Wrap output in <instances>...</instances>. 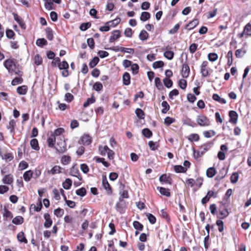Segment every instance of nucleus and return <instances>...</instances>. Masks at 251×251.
I'll list each match as a JSON object with an SVG mask.
<instances>
[{
    "instance_id": "nucleus-1",
    "label": "nucleus",
    "mask_w": 251,
    "mask_h": 251,
    "mask_svg": "<svg viewBox=\"0 0 251 251\" xmlns=\"http://www.w3.org/2000/svg\"><path fill=\"white\" fill-rule=\"evenodd\" d=\"M3 65L9 73L14 72L15 69L17 68L16 64L14 59H6L4 61Z\"/></svg>"
},
{
    "instance_id": "nucleus-2",
    "label": "nucleus",
    "mask_w": 251,
    "mask_h": 251,
    "mask_svg": "<svg viewBox=\"0 0 251 251\" xmlns=\"http://www.w3.org/2000/svg\"><path fill=\"white\" fill-rule=\"evenodd\" d=\"M196 121L198 125L201 126H208L210 124L209 119L203 115L198 116Z\"/></svg>"
},
{
    "instance_id": "nucleus-3",
    "label": "nucleus",
    "mask_w": 251,
    "mask_h": 251,
    "mask_svg": "<svg viewBox=\"0 0 251 251\" xmlns=\"http://www.w3.org/2000/svg\"><path fill=\"white\" fill-rule=\"evenodd\" d=\"M58 68L60 70H64L62 72V75L64 77H67L69 75L68 69L69 68V64L66 61H63L58 64Z\"/></svg>"
},
{
    "instance_id": "nucleus-4",
    "label": "nucleus",
    "mask_w": 251,
    "mask_h": 251,
    "mask_svg": "<svg viewBox=\"0 0 251 251\" xmlns=\"http://www.w3.org/2000/svg\"><path fill=\"white\" fill-rule=\"evenodd\" d=\"M208 62L207 61H204L201 66V73L203 77H206L208 75Z\"/></svg>"
},
{
    "instance_id": "nucleus-5",
    "label": "nucleus",
    "mask_w": 251,
    "mask_h": 251,
    "mask_svg": "<svg viewBox=\"0 0 251 251\" xmlns=\"http://www.w3.org/2000/svg\"><path fill=\"white\" fill-rule=\"evenodd\" d=\"M110 49L112 50H114L115 51H122V52H125L129 53H132L133 54L134 52V50L133 49L131 48H126L124 47H119L118 46L113 47L110 48Z\"/></svg>"
},
{
    "instance_id": "nucleus-6",
    "label": "nucleus",
    "mask_w": 251,
    "mask_h": 251,
    "mask_svg": "<svg viewBox=\"0 0 251 251\" xmlns=\"http://www.w3.org/2000/svg\"><path fill=\"white\" fill-rule=\"evenodd\" d=\"M57 146V147H55L54 148L58 152L63 153L67 150L66 144L64 141L58 142Z\"/></svg>"
},
{
    "instance_id": "nucleus-7",
    "label": "nucleus",
    "mask_w": 251,
    "mask_h": 251,
    "mask_svg": "<svg viewBox=\"0 0 251 251\" xmlns=\"http://www.w3.org/2000/svg\"><path fill=\"white\" fill-rule=\"evenodd\" d=\"M79 142L80 144H82L84 145H89L92 142L91 138L89 135L85 134L82 136Z\"/></svg>"
},
{
    "instance_id": "nucleus-8",
    "label": "nucleus",
    "mask_w": 251,
    "mask_h": 251,
    "mask_svg": "<svg viewBox=\"0 0 251 251\" xmlns=\"http://www.w3.org/2000/svg\"><path fill=\"white\" fill-rule=\"evenodd\" d=\"M190 73V68L188 65L186 63L183 64L182 68V76L183 78L188 77Z\"/></svg>"
},
{
    "instance_id": "nucleus-9",
    "label": "nucleus",
    "mask_w": 251,
    "mask_h": 251,
    "mask_svg": "<svg viewBox=\"0 0 251 251\" xmlns=\"http://www.w3.org/2000/svg\"><path fill=\"white\" fill-rule=\"evenodd\" d=\"M45 222L44 226L46 228H49L51 226L52 224V221L50 218V215L49 213H45L44 215Z\"/></svg>"
},
{
    "instance_id": "nucleus-10",
    "label": "nucleus",
    "mask_w": 251,
    "mask_h": 251,
    "mask_svg": "<svg viewBox=\"0 0 251 251\" xmlns=\"http://www.w3.org/2000/svg\"><path fill=\"white\" fill-rule=\"evenodd\" d=\"M229 116L230 117L229 122L235 124L237 121L238 114L235 111L231 110L229 112Z\"/></svg>"
},
{
    "instance_id": "nucleus-11",
    "label": "nucleus",
    "mask_w": 251,
    "mask_h": 251,
    "mask_svg": "<svg viewBox=\"0 0 251 251\" xmlns=\"http://www.w3.org/2000/svg\"><path fill=\"white\" fill-rule=\"evenodd\" d=\"M121 37V31L119 30H116L112 32V35L109 38V42L112 43L115 40Z\"/></svg>"
},
{
    "instance_id": "nucleus-12",
    "label": "nucleus",
    "mask_w": 251,
    "mask_h": 251,
    "mask_svg": "<svg viewBox=\"0 0 251 251\" xmlns=\"http://www.w3.org/2000/svg\"><path fill=\"white\" fill-rule=\"evenodd\" d=\"M0 155L2 159L8 161H11L13 159V155L12 153L5 152L3 153L2 151L0 150Z\"/></svg>"
},
{
    "instance_id": "nucleus-13",
    "label": "nucleus",
    "mask_w": 251,
    "mask_h": 251,
    "mask_svg": "<svg viewBox=\"0 0 251 251\" xmlns=\"http://www.w3.org/2000/svg\"><path fill=\"white\" fill-rule=\"evenodd\" d=\"M48 144L50 148H54L56 142V138L54 134H51L47 139Z\"/></svg>"
},
{
    "instance_id": "nucleus-14",
    "label": "nucleus",
    "mask_w": 251,
    "mask_h": 251,
    "mask_svg": "<svg viewBox=\"0 0 251 251\" xmlns=\"http://www.w3.org/2000/svg\"><path fill=\"white\" fill-rule=\"evenodd\" d=\"M2 181L3 183L11 184L13 182V177L11 174L5 175L2 178Z\"/></svg>"
},
{
    "instance_id": "nucleus-15",
    "label": "nucleus",
    "mask_w": 251,
    "mask_h": 251,
    "mask_svg": "<svg viewBox=\"0 0 251 251\" xmlns=\"http://www.w3.org/2000/svg\"><path fill=\"white\" fill-rule=\"evenodd\" d=\"M102 185L108 193H111V188L107 181L106 176L102 177Z\"/></svg>"
},
{
    "instance_id": "nucleus-16",
    "label": "nucleus",
    "mask_w": 251,
    "mask_h": 251,
    "mask_svg": "<svg viewBox=\"0 0 251 251\" xmlns=\"http://www.w3.org/2000/svg\"><path fill=\"white\" fill-rule=\"evenodd\" d=\"M16 126V121L11 120L9 121L8 125L7 126V128L10 130V132L13 135L15 133V126Z\"/></svg>"
},
{
    "instance_id": "nucleus-17",
    "label": "nucleus",
    "mask_w": 251,
    "mask_h": 251,
    "mask_svg": "<svg viewBox=\"0 0 251 251\" xmlns=\"http://www.w3.org/2000/svg\"><path fill=\"white\" fill-rule=\"evenodd\" d=\"M15 20L19 24L20 27L23 29H25L26 25L23 20L17 14H13Z\"/></svg>"
},
{
    "instance_id": "nucleus-18",
    "label": "nucleus",
    "mask_w": 251,
    "mask_h": 251,
    "mask_svg": "<svg viewBox=\"0 0 251 251\" xmlns=\"http://www.w3.org/2000/svg\"><path fill=\"white\" fill-rule=\"evenodd\" d=\"M124 201L121 198L119 199V201L116 204V210L122 213L123 212Z\"/></svg>"
},
{
    "instance_id": "nucleus-19",
    "label": "nucleus",
    "mask_w": 251,
    "mask_h": 251,
    "mask_svg": "<svg viewBox=\"0 0 251 251\" xmlns=\"http://www.w3.org/2000/svg\"><path fill=\"white\" fill-rule=\"evenodd\" d=\"M123 84L125 85H128L130 83V76L128 73L126 72L123 75Z\"/></svg>"
},
{
    "instance_id": "nucleus-20",
    "label": "nucleus",
    "mask_w": 251,
    "mask_h": 251,
    "mask_svg": "<svg viewBox=\"0 0 251 251\" xmlns=\"http://www.w3.org/2000/svg\"><path fill=\"white\" fill-rule=\"evenodd\" d=\"M198 20L194 19L192 21L190 22L188 24H187L185 28L188 29V30H191L196 27L198 25Z\"/></svg>"
},
{
    "instance_id": "nucleus-21",
    "label": "nucleus",
    "mask_w": 251,
    "mask_h": 251,
    "mask_svg": "<svg viewBox=\"0 0 251 251\" xmlns=\"http://www.w3.org/2000/svg\"><path fill=\"white\" fill-rule=\"evenodd\" d=\"M62 168L59 166L56 165L54 166L50 170L48 171L49 174H51L52 175H55L56 174H59L61 172V170Z\"/></svg>"
},
{
    "instance_id": "nucleus-22",
    "label": "nucleus",
    "mask_w": 251,
    "mask_h": 251,
    "mask_svg": "<svg viewBox=\"0 0 251 251\" xmlns=\"http://www.w3.org/2000/svg\"><path fill=\"white\" fill-rule=\"evenodd\" d=\"M30 146L32 149L38 151L40 149L38 140L36 139H33L30 141Z\"/></svg>"
},
{
    "instance_id": "nucleus-23",
    "label": "nucleus",
    "mask_w": 251,
    "mask_h": 251,
    "mask_svg": "<svg viewBox=\"0 0 251 251\" xmlns=\"http://www.w3.org/2000/svg\"><path fill=\"white\" fill-rule=\"evenodd\" d=\"M24 221V218L20 216H18L15 217L12 221L13 224L18 225H22Z\"/></svg>"
},
{
    "instance_id": "nucleus-24",
    "label": "nucleus",
    "mask_w": 251,
    "mask_h": 251,
    "mask_svg": "<svg viewBox=\"0 0 251 251\" xmlns=\"http://www.w3.org/2000/svg\"><path fill=\"white\" fill-rule=\"evenodd\" d=\"M27 91V87L25 85L19 86L17 88V92L20 95H25Z\"/></svg>"
},
{
    "instance_id": "nucleus-25",
    "label": "nucleus",
    "mask_w": 251,
    "mask_h": 251,
    "mask_svg": "<svg viewBox=\"0 0 251 251\" xmlns=\"http://www.w3.org/2000/svg\"><path fill=\"white\" fill-rule=\"evenodd\" d=\"M46 37L48 40L51 41L53 38V31L51 28L48 27L46 28Z\"/></svg>"
},
{
    "instance_id": "nucleus-26",
    "label": "nucleus",
    "mask_w": 251,
    "mask_h": 251,
    "mask_svg": "<svg viewBox=\"0 0 251 251\" xmlns=\"http://www.w3.org/2000/svg\"><path fill=\"white\" fill-rule=\"evenodd\" d=\"M72 184V181L70 178H67L65 179L64 182L62 183L63 187L66 190H68L70 188Z\"/></svg>"
},
{
    "instance_id": "nucleus-27",
    "label": "nucleus",
    "mask_w": 251,
    "mask_h": 251,
    "mask_svg": "<svg viewBox=\"0 0 251 251\" xmlns=\"http://www.w3.org/2000/svg\"><path fill=\"white\" fill-rule=\"evenodd\" d=\"M33 172L31 170L26 171L23 175V177L25 181H29L32 176Z\"/></svg>"
},
{
    "instance_id": "nucleus-28",
    "label": "nucleus",
    "mask_w": 251,
    "mask_h": 251,
    "mask_svg": "<svg viewBox=\"0 0 251 251\" xmlns=\"http://www.w3.org/2000/svg\"><path fill=\"white\" fill-rule=\"evenodd\" d=\"M120 21L121 19L120 18H116L113 20L106 22V24L108 25L110 27H115L120 23Z\"/></svg>"
},
{
    "instance_id": "nucleus-29",
    "label": "nucleus",
    "mask_w": 251,
    "mask_h": 251,
    "mask_svg": "<svg viewBox=\"0 0 251 251\" xmlns=\"http://www.w3.org/2000/svg\"><path fill=\"white\" fill-rule=\"evenodd\" d=\"M157 189L159 190V192L162 195L165 196L166 197L170 196V193L169 192V189L165 188L164 187H157Z\"/></svg>"
},
{
    "instance_id": "nucleus-30",
    "label": "nucleus",
    "mask_w": 251,
    "mask_h": 251,
    "mask_svg": "<svg viewBox=\"0 0 251 251\" xmlns=\"http://www.w3.org/2000/svg\"><path fill=\"white\" fill-rule=\"evenodd\" d=\"M216 173V171L214 167H210L206 171V175L208 177H213Z\"/></svg>"
},
{
    "instance_id": "nucleus-31",
    "label": "nucleus",
    "mask_w": 251,
    "mask_h": 251,
    "mask_svg": "<svg viewBox=\"0 0 251 251\" xmlns=\"http://www.w3.org/2000/svg\"><path fill=\"white\" fill-rule=\"evenodd\" d=\"M212 98L215 101H217L221 103L225 104L226 101L225 99L221 98L218 94H214L213 95Z\"/></svg>"
},
{
    "instance_id": "nucleus-32",
    "label": "nucleus",
    "mask_w": 251,
    "mask_h": 251,
    "mask_svg": "<svg viewBox=\"0 0 251 251\" xmlns=\"http://www.w3.org/2000/svg\"><path fill=\"white\" fill-rule=\"evenodd\" d=\"M174 170L176 173H185L187 169L181 165H175L174 166Z\"/></svg>"
},
{
    "instance_id": "nucleus-33",
    "label": "nucleus",
    "mask_w": 251,
    "mask_h": 251,
    "mask_svg": "<svg viewBox=\"0 0 251 251\" xmlns=\"http://www.w3.org/2000/svg\"><path fill=\"white\" fill-rule=\"evenodd\" d=\"M162 106L163 108L161 110V112L163 114L166 113L170 109V106L166 101H163L161 103Z\"/></svg>"
},
{
    "instance_id": "nucleus-34",
    "label": "nucleus",
    "mask_w": 251,
    "mask_h": 251,
    "mask_svg": "<svg viewBox=\"0 0 251 251\" xmlns=\"http://www.w3.org/2000/svg\"><path fill=\"white\" fill-rule=\"evenodd\" d=\"M18 240L21 243L24 242L25 243H27V239L25 238L24 236V233L23 232H20L17 235Z\"/></svg>"
},
{
    "instance_id": "nucleus-35",
    "label": "nucleus",
    "mask_w": 251,
    "mask_h": 251,
    "mask_svg": "<svg viewBox=\"0 0 251 251\" xmlns=\"http://www.w3.org/2000/svg\"><path fill=\"white\" fill-rule=\"evenodd\" d=\"M36 44L38 46L42 47L43 46L47 45L48 42L44 38H39L36 40Z\"/></svg>"
},
{
    "instance_id": "nucleus-36",
    "label": "nucleus",
    "mask_w": 251,
    "mask_h": 251,
    "mask_svg": "<svg viewBox=\"0 0 251 251\" xmlns=\"http://www.w3.org/2000/svg\"><path fill=\"white\" fill-rule=\"evenodd\" d=\"M94 160L98 163L101 162L106 167H108L110 166V164L104 161V158H100L99 157H95Z\"/></svg>"
},
{
    "instance_id": "nucleus-37",
    "label": "nucleus",
    "mask_w": 251,
    "mask_h": 251,
    "mask_svg": "<svg viewBox=\"0 0 251 251\" xmlns=\"http://www.w3.org/2000/svg\"><path fill=\"white\" fill-rule=\"evenodd\" d=\"M148 36H149L148 33L145 30H142L139 35V37L140 39L142 41L147 40L148 38Z\"/></svg>"
},
{
    "instance_id": "nucleus-38",
    "label": "nucleus",
    "mask_w": 251,
    "mask_h": 251,
    "mask_svg": "<svg viewBox=\"0 0 251 251\" xmlns=\"http://www.w3.org/2000/svg\"><path fill=\"white\" fill-rule=\"evenodd\" d=\"M246 50H244L243 49H241L236 50L235 54L236 57L241 58L246 54Z\"/></svg>"
},
{
    "instance_id": "nucleus-39",
    "label": "nucleus",
    "mask_w": 251,
    "mask_h": 251,
    "mask_svg": "<svg viewBox=\"0 0 251 251\" xmlns=\"http://www.w3.org/2000/svg\"><path fill=\"white\" fill-rule=\"evenodd\" d=\"M135 114L137 117L140 119H144L145 113L140 108H137L135 110Z\"/></svg>"
},
{
    "instance_id": "nucleus-40",
    "label": "nucleus",
    "mask_w": 251,
    "mask_h": 251,
    "mask_svg": "<svg viewBox=\"0 0 251 251\" xmlns=\"http://www.w3.org/2000/svg\"><path fill=\"white\" fill-rule=\"evenodd\" d=\"M99 58L98 57H95L91 60V61L89 63V67L91 68H94L95 66H96L98 63L99 62Z\"/></svg>"
},
{
    "instance_id": "nucleus-41",
    "label": "nucleus",
    "mask_w": 251,
    "mask_h": 251,
    "mask_svg": "<svg viewBox=\"0 0 251 251\" xmlns=\"http://www.w3.org/2000/svg\"><path fill=\"white\" fill-rule=\"evenodd\" d=\"M142 133L145 137L148 138H150L152 134V132L147 128L143 129L142 131Z\"/></svg>"
},
{
    "instance_id": "nucleus-42",
    "label": "nucleus",
    "mask_w": 251,
    "mask_h": 251,
    "mask_svg": "<svg viewBox=\"0 0 251 251\" xmlns=\"http://www.w3.org/2000/svg\"><path fill=\"white\" fill-rule=\"evenodd\" d=\"M150 18V14L148 12H143L141 13L140 20L142 21H146Z\"/></svg>"
},
{
    "instance_id": "nucleus-43",
    "label": "nucleus",
    "mask_w": 251,
    "mask_h": 251,
    "mask_svg": "<svg viewBox=\"0 0 251 251\" xmlns=\"http://www.w3.org/2000/svg\"><path fill=\"white\" fill-rule=\"evenodd\" d=\"M164 56L168 60H172L174 58V53L172 51H166L164 53Z\"/></svg>"
},
{
    "instance_id": "nucleus-44",
    "label": "nucleus",
    "mask_w": 251,
    "mask_h": 251,
    "mask_svg": "<svg viewBox=\"0 0 251 251\" xmlns=\"http://www.w3.org/2000/svg\"><path fill=\"white\" fill-rule=\"evenodd\" d=\"M74 99V96L70 93H67L65 95L64 100L67 102H71Z\"/></svg>"
},
{
    "instance_id": "nucleus-45",
    "label": "nucleus",
    "mask_w": 251,
    "mask_h": 251,
    "mask_svg": "<svg viewBox=\"0 0 251 251\" xmlns=\"http://www.w3.org/2000/svg\"><path fill=\"white\" fill-rule=\"evenodd\" d=\"M218 58V55L216 53H210L208 54V59L210 61H215L217 60Z\"/></svg>"
},
{
    "instance_id": "nucleus-46",
    "label": "nucleus",
    "mask_w": 251,
    "mask_h": 251,
    "mask_svg": "<svg viewBox=\"0 0 251 251\" xmlns=\"http://www.w3.org/2000/svg\"><path fill=\"white\" fill-rule=\"evenodd\" d=\"M159 180L160 182L171 184L170 178L166 174L161 175L159 177Z\"/></svg>"
},
{
    "instance_id": "nucleus-47",
    "label": "nucleus",
    "mask_w": 251,
    "mask_h": 251,
    "mask_svg": "<svg viewBox=\"0 0 251 251\" xmlns=\"http://www.w3.org/2000/svg\"><path fill=\"white\" fill-rule=\"evenodd\" d=\"M95 101V99L93 96L87 100V101L83 103V107L86 108L88 107L90 104L94 103Z\"/></svg>"
},
{
    "instance_id": "nucleus-48",
    "label": "nucleus",
    "mask_w": 251,
    "mask_h": 251,
    "mask_svg": "<svg viewBox=\"0 0 251 251\" xmlns=\"http://www.w3.org/2000/svg\"><path fill=\"white\" fill-rule=\"evenodd\" d=\"M91 24L89 22L84 23L81 24L79 28L82 31H85L90 27Z\"/></svg>"
},
{
    "instance_id": "nucleus-49",
    "label": "nucleus",
    "mask_w": 251,
    "mask_h": 251,
    "mask_svg": "<svg viewBox=\"0 0 251 251\" xmlns=\"http://www.w3.org/2000/svg\"><path fill=\"white\" fill-rule=\"evenodd\" d=\"M75 193L78 196L83 197L86 195V191L85 188L82 187L80 189H77Z\"/></svg>"
},
{
    "instance_id": "nucleus-50",
    "label": "nucleus",
    "mask_w": 251,
    "mask_h": 251,
    "mask_svg": "<svg viewBox=\"0 0 251 251\" xmlns=\"http://www.w3.org/2000/svg\"><path fill=\"white\" fill-rule=\"evenodd\" d=\"M64 211L63 209L58 208L54 210V214L57 217H61L63 216Z\"/></svg>"
},
{
    "instance_id": "nucleus-51",
    "label": "nucleus",
    "mask_w": 251,
    "mask_h": 251,
    "mask_svg": "<svg viewBox=\"0 0 251 251\" xmlns=\"http://www.w3.org/2000/svg\"><path fill=\"white\" fill-rule=\"evenodd\" d=\"M61 161L64 165H67L71 161V157L69 156L64 155L62 157Z\"/></svg>"
},
{
    "instance_id": "nucleus-52",
    "label": "nucleus",
    "mask_w": 251,
    "mask_h": 251,
    "mask_svg": "<svg viewBox=\"0 0 251 251\" xmlns=\"http://www.w3.org/2000/svg\"><path fill=\"white\" fill-rule=\"evenodd\" d=\"M239 177V175L237 173L235 172L232 174L230 177V180L232 183H235L237 182Z\"/></svg>"
},
{
    "instance_id": "nucleus-53",
    "label": "nucleus",
    "mask_w": 251,
    "mask_h": 251,
    "mask_svg": "<svg viewBox=\"0 0 251 251\" xmlns=\"http://www.w3.org/2000/svg\"><path fill=\"white\" fill-rule=\"evenodd\" d=\"M99 151L100 152V154L101 155H105L107 153V150H109L108 147L107 146H105L103 147L102 146H100L99 148Z\"/></svg>"
},
{
    "instance_id": "nucleus-54",
    "label": "nucleus",
    "mask_w": 251,
    "mask_h": 251,
    "mask_svg": "<svg viewBox=\"0 0 251 251\" xmlns=\"http://www.w3.org/2000/svg\"><path fill=\"white\" fill-rule=\"evenodd\" d=\"M133 227L137 230H142L143 228V226L138 221H134L133 223Z\"/></svg>"
},
{
    "instance_id": "nucleus-55",
    "label": "nucleus",
    "mask_w": 251,
    "mask_h": 251,
    "mask_svg": "<svg viewBox=\"0 0 251 251\" xmlns=\"http://www.w3.org/2000/svg\"><path fill=\"white\" fill-rule=\"evenodd\" d=\"M244 33L245 34L247 35H251V25L250 24H247L244 29Z\"/></svg>"
},
{
    "instance_id": "nucleus-56",
    "label": "nucleus",
    "mask_w": 251,
    "mask_h": 251,
    "mask_svg": "<svg viewBox=\"0 0 251 251\" xmlns=\"http://www.w3.org/2000/svg\"><path fill=\"white\" fill-rule=\"evenodd\" d=\"M164 85L167 88H170L173 85V81L169 78H165L163 79Z\"/></svg>"
},
{
    "instance_id": "nucleus-57",
    "label": "nucleus",
    "mask_w": 251,
    "mask_h": 251,
    "mask_svg": "<svg viewBox=\"0 0 251 251\" xmlns=\"http://www.w3.org/2000/svg\"><path fill=\"white\" fill-rule=\"evenodd\" d=\"M216 132L214 130L205 131L203 132V135L206 138H210L215 135Z\"/></svg>"
},
{
    "instance_id": "nucleus-58",
    "label": "nucleus",
    "mask_w": 251,
    "mask_h": 251,
    "mask_svg": "<svg viewBox=\"0 0 251 251\" xmlns=\"http://www.w3.org/2000/svg\"><path fill=\"white\" fill-rule=\"evenodd\" d=\"M211 146L210 144L203 145L200 149L201 154H204L210 148Z\"/></svg>"
},
{
    "instance_id": "nucleus-59",
    "label": "nucleus",
    "mask_w": 251,
    "mask_h": 251,
    "mask_svg": "<svg viewBox=\"0 0 251 251\" xmlns=\"http://www.w3.org/2000/svg\"><path fill=\"white\" fill-rule=\"evenodd\" d=\"M103 86L102 84L100 82H97L95 83L93 85V89L97 91H100L102 89Z\"/></svg>"
},
{
    "instance_id": "nucleus-60",
    "label": "nucleus",
    "mask_w": 251,
    "mask_h": 251,
    "mask_svg": "<svg viewBox=\"0 0 251 251\" xmlns=\"http://www.w3.org/2000/svg\"><path fill=\"white\" fill-rule=\"evenodd\" d=\"M178 85L180 88L184 90L187 86V81L186 80L181 79L178 81Z\"/></svg>"
},
{
    "instance_id": "nucleus-61",
    "label": "nucleus",
    "mask_w": 251,
    "mask_h": 251,
    "mask_svg": "<svg viewBox=\"0 0 251 251\" xmlns=\"http://www.w3.org/2000/svg\"><path fill=\"white\" fill-rule=\"evenodd\" d=\"M164 62L162 61H157L154 62L152 64V67L154 69H157L161 68L164 66Z\"/></svg>"
},
{
    "instance_id": "nucleus-62",
    "label": "nucleus",
    "mask_w": 251,
    "mask_h": 251,
    "mask_svg": "<svg viewBox=\"0 0 251 251\" xmlns=\"http://www.w3.org/2000/svg\"><path fill=\"white\" fill-rule=\"evenodd\" d=\"M147 216L149 220V221L151 224H154L156 222V218L151 214L148 213L147 214Z\"/></svg>"
},
{
    "instance_id": "nucleus-63",
    "label": "nucleus",
    "mask_w": 251,
    "mask_h": 251,
    "mask_svg": "<svg viewBox=\"0 0 251 251\" xmlns=\"http://www.w3.org/2000/svg\"><path fill=\"white\" fill-rule=\"evenodd\" d=\"M23 82V79L21 77H16L13 79L11 82L12 85H16L18 84H21Z\"/></svg>"
},
{
    "instance_id": "nucleus-64",
    "label": "nucleus",
    "mask_w": 251,
    "mask_h": 251,
    "mask_svg": "<svg viewBox=\"0 0 251 251\" xmlns=\"http://www.w3.org/2000/svg\"><path fill=\"white\" fill-rule=\"evenodd\" d=\"M175 120L170 117H167L164 119V124L167 126H170L175 122Z\"/></svg>"
}]
</instances>
